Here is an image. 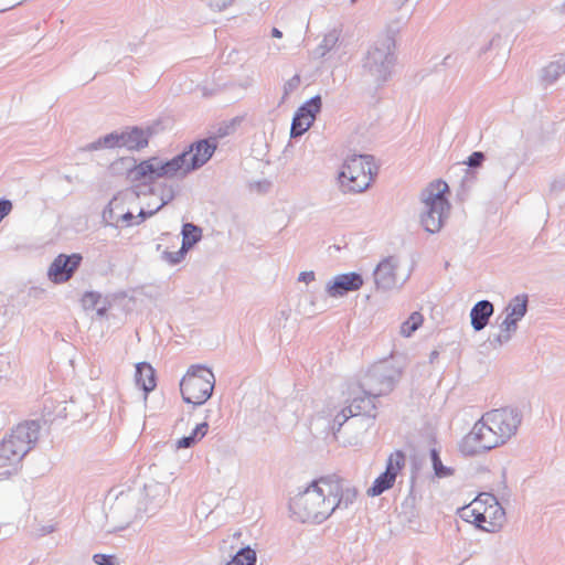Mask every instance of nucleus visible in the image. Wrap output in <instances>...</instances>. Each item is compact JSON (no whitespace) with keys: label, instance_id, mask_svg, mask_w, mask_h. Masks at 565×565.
I'll return each instance as SVG.
<instances>
[{"label":"nucleus","instance_id":"obj_1","mask_svg":"<svg viewBox=\"0 0 565 565\" xmlns=\"http://www.w3.org/2000/svg\"><path fill=\"white\" fill-rule=\"evenodd\" d=\"M522 418V413L515 407H501L484 413L461 439V454L476 456L504 445L516 434Z\"/></svg>","mask_w":565,"mask_h":565},{"label":"nucleus","instance_id":"obj_2","mask_svg":"<svg viewBox=\"0 0 565 565\" xmlns=\"http://www.w3.org/2000/svg\"><path fill=\"white\" fill-rule=\"evenodd\" d=\"M327 486L321 483V478L311 482L302 491H299L289 501L291 515L305 523H322L332 514L331 503L326 491Z\"/></svg>","mask_w":565,"mask_h":565},{"label":"nucleus","instance_id":"obj_3","mask_svg":"<svg viewBox=\"0 0 565 565\" xmlns=\"http://www.w3.org/2000/svg\"><path fill=\"white\" fill-rule=\"evenodd\" d=\"M448 191V184L443 180L429 183L422 191L420 200L424 210L420 214V223L430 234L438 233L449 216L450 203L445 195Z\"/></svg>","mask_w":565,"mask_h":565},{"label":"nucleus","instance_id":"obj_4","mask_svg":"<svg viewBox=\"0 0 565 565\" xmlns=\"http://www.w3.org/2000/svg\"><path fill=\"white\" fill-rule=\"evenodd\" d=\"M396 62L395 40L392 35L377 39L367 50L363 58V72L376 84H383L392 75Z\"/></svg>","mask_w":565,"mask_h":565},{"label":"nucleus","instance_id":"obj_5","mask_svg":"<svg viewBox=\"0 0 565 565\" xmlns=\"http://www.w3.org/2000/svg\"><path fill=\"white\" fill-rule=\"evenodd\" d=\"M377 171L379 168L374 163L373 156H349L339 172L340 186L343 192L361 193L370 186Z\"/></svg>","mask_w":565,"mask_h":565},{"label":"nucleus","instance_id":"obj_6","mask_svg":"<svg viewBox=\"0 0 565 565\" xmlns=\"http://www.w3.org/2000/svg\"><path fill=\"white\" fill-rule=\"evenodd\" d=\"M402 369L391 361L373 364L358 383L364 394L384 396L391 393L399 381Z\"/></svg>","mask_w":565,"mask_h":565},{"label":"nucleus","instance_id":"obj_7","mask_svg":"<svg viewBox=\"0 0 565 565\" xmlns=\"http://www.w3.org/2000/svg\"><path fill=\"white\" fill-rule=\"evenodd\" d=\"M214 384L211 370L201 365L191 366L180 383L183 401L193 405L204 404L211 397Z\"/></svg>","mask_w":565,"mask_h":565},{"label":"nucleus","instance_id":"obj_8","mask_svg":"<svg viewBox=\"0 0 565 565\" xmlns=\"http://www.w3.org/2000/svg\"><path fill=\"white\" fill-rule=\"evenodd\" d=\"M178 160L161 161L157 157H151L140 161L128 171V179L136 186L148 184L160 178L178 177L175 167Z\"/></svg>","mask_w":565,"mask_h":565},{"label":"nucleus","instance_id":"obj_9","mask_svg":"<svg viewBox=\"0 0 565 565\" xmlns=\"http://www.w3.org/2000/svg\"><path fill=\"white\" fill-rule=\"evenodd\" d=\"M487 497L486 502L493 501L494 507L490 505L481 512L477 508L478 502L475 501L472 504L465 507L461 510L460 515L463 520L473 523L477 527L483 531L494 532L497 527L501 525V521L504 518V511L493 495L487 494Z\"/></svg>","mask_w":565,"mask_h":565},{"label":"nucleus","instance_id":"obj_10","mask_svg":"<svg viewBox=\"0 0 565 565\" xmlns=\"http://www.w3.org/2000/svg\"><path fill=\"white\" fill-rule=\"evenodd\" d=\"M215 148V143H210L209 140H201L192 145L188 152L172 158V160H178L175 167L178 177H184L192 170L202 167L212 157Z\"/></svg>","mask_w":565,"mask_h":565},{"label":"nucleus","instance_id":"obj_11","mask_svg":"<svg viewBox=\"0 0 565 565\" xmlns=\"http://www.w3.org/2000/svg\"><path fill=\"white\" fill-rule=\"evenodd\" d=\"M405 465L406 455L402 450L392 452L386 460L385 471L374 480L373 484L367 490V495L377 497L391 489Z\"/></svg>","mask_w":565,"mask_h":565},{"label":"nucleus","instance_id":"obj_12","mask_svg":"<svg viewBox=\"0 0 565 565\" xmlns=\"http://www.w3.org/2000/svg\"><path fill=\"white\" fill-rule=\"evenodd\" d=\"M321 483L327 486V493L332 500V513L337 509H348L356 499L358 491L352 487H343L339 479L333 477L321 478Z\"/></svg>","mask_w":565,"mask_h":565},{"label":"nucleus","instance_id":"obj_13","mask_svg":"<svg viewBox=\"0 0 565 565\" xmlns=\"http://www.w3.org/2000/svg\"><path fill=\"white\" fill-rule=\"evenodd\" d=\"M82 262L79 254H60L51 264L47 275L51 281L62 284L67 281Z\"/></svg>","mask_w":565,"mask_h":565},{"label":"nucleus","instance_id":"obj_14","mask_svg":"<svg viewBox=\"0 0 565 565\" xmlns=\"http://www.w3.org/2000/svg\"><path fill=\"white\" fill-rule=\"evenodd\" d=\"M376 398H379V396L364 394L362 390L358 388L356 384L355 386L350 387L349 397L347 399V402H349L348 412L352 413L354 416L363 415L375 418Z\"/></svg>","mask_w":565,"mask_h":565},{"label":"nucleus","instance_id":"obj_15","mask_svg":"<svg viewBox=\"0 0 565 565\" xmlns=\"http://www.w3.org/2000/svg\"><path fill=\"white\" fill-rule=\"evenodd\" d=\"M398 267V259L395 256L384 258L375 268L373 276L377 289L390 290L404 281L398 282L396 277V269Z\"/></svg>","mask_w":565,"mask_h":565},{"label":"nucleus","instance_id":"obj_16","mask_svg":"<svg viewBox=\"0 0 565 565\" xmlns=\"http://www.w3.org/2000/svg\"><path fill=\"white\" fill-rule=\"evenodd\" d=\"M363 285V278L358 273H347L334 277L333 281L327 286V292L331 297H342L350 291L360 289Z\"/></svg>","mask_w":565,"mask_h":565},{"label":"nucleus","instance_id":"obj_17","mask_svg":"<svg viewBox=\"0 0 565 565\" xmlns=\"http://www.w3.org/2000/svg\"><path fill=\"white\" fill-rule=\"evenodd\" d=\"M494 312V306L489 300H480L470 310L471 327L475 331L483 330Z\"/></svg>","mask_w":565,"mask_h":565},{"label":"nucleus","instance_id":"obj_18","mask_svg":"<svg viewBox=\"0 0 565 565\" xmlns=\"http://www.w3.org/2000/svg\"><path fill=\"white\" fill-rule=\"evenodd\" d=\"M6 441H11V447L18 451V448L24 447V455L31 449L34 440V431L28 424H20L11 434L4 438Z\"/></svg>","mask_w":565,"mask_h":565},{"label":"nucleus","instance_id":"obj_19","mask_svg":"<svg viewBox=\"0 0 565 565\" xmlns=\"http://www.w3.org/2000/svg\"><path fill=\"white\" fill-rule=\"evenodd\" d=\"M518 320L507 315L500 323V332L489 338L490 344L493 348H499L508 343L518 330Z\"/></svg>","mask_w":565,"mask_h":565},{"label":"nucleus","instance_id":"obj_20","mask_svg":"<svg viewBox=\"0 0 565 565\" xmlns=\"http://www.w3.org/2000/svg\"><path fill=\"white\" fill-rule=\"evenodd\" d=\"M121 148L140 150L148 146V136L138 128L127 129L120 132Z\"/></svg>","mask_w":565,"mask_h":565},{"label":"nucleus","instance_id":"obj_21","mask_svg":"<svg viewBox=\"0 0 565 565\" xmlns=\"http://www.w3.org/2000/svg\"><path fill=\"white\" fill-rule=\"evenodd\" d=\"M136 383L146 394L154 390L156 372L150 364L141 362L136 365Z\"/></svg>","mask_w":565,"mask_h":565},{"label":"nucleus","instance_id":"obj_22","mask_svg":"<svg viewBox=\"0 0 565 565\" xmlns=\"http://www.w3.org/2000/svg\"><path fill=\"white\" fill-rule=\"evenodd\" d=\"M11 441L4 439L0 444V468L14 467L24 457V447L18 448V451L11 447Z\"/></svg>","mask_w":565,"mask_h":565},{"label":"nucleus","instance_id":"obj_23","mask_svg":"<svg viewBox=\"0 0 565 565\" xmlns=\"http://www.w3.org/2000/svg\"><path fill=\"white\" fill-rule=\"evenodd\" d=\"M565 73V55L551 62L542 70L541 79L545 85L554 84Z\"/></svg>","mask_w":565,"mask_h":565},{"label":"nucleus","instance_id":"obj_24","mask_svg":"<svg viewBox=\"0 0 565 565\" xmlns=\"http://www.w3.org/2000/svg\"><path fill=\"white\" fill-rule=\"evenodd\" d=\"M527 295H518L510 300V302L505 307V312L508 316L520 321L527 312Z\"/></svg>","mask_w":565,"mask_h":565},{"label":"nucleus","instance_id":"obj_25","mask_svg":"<svg viewBox=\"0 0 565 565\" xmlns=\"http://www.w3.org/2000/svg\"><path fill=\"white\" fill-rule=\"evenodd\" d=\"M207 430L209 424L206 422L196 425L189 436L182 437L177 440V449L193 447L207 434Z\"/></svg>","mask_w":565,"mask_h":565},{"label":"nucleus","instance_id":"obj_26","mask_svg":"<svg viewBox=\"0 0 565 565\" xmlns=\"http://www.w3.org/2000/svg\"><path fill=\"white\" fill-rule=\"evenodd\" d=\"M322 107V100L320 95L311 97L309 100L303 103L296 111L297 115L309 119L313 124L317 114L320 113Z\"/></svg>","mask_w":565,"mask_h":565},{"label":"nucleus","instance_id":"obj_27","mask_svg":"<svg viewBox=\"0 0 565 565\" xmlns=\"http://www.w3.org/2000/svg\"><path fill=\"white\" fill-rule=\"evenodd\" d=\"M268 148L269 145L265 131H255L253 135L250 154L257 160H263L268 153Z\"/></svg>","mask_w":565,"mask_h":565},{"label":"nucleus","instance_id":"obj_28","mask_svg":"<svg viewBox=\"0 0 565 565\" xmlns=\"http://www.w3.org/2000/svg\"><path fill=\"white\" fill-rule=\"evenodd\" d=\"M202 237V231L198 226L186 223L182 227V245L181 247L188 252Z\"/></svg>","mask_w":565,"mask_h":565},{"label":"nucleus","instance_id":"obj_29","mask_svg":"<svg viewBox=\"0 0 565 565\" xmlns=\"http://www.w3.org/2000/svg\"><path fill=\"white\" fill-rule=\"evenodd\" d=\"M430 459L433 463L434 473L437 478H446L454 475L452 468L443 465L439 451L437 449H430Z\"/></svg>","mask_w":565,"mask_h":565},{"label":"nucleus","instance_id":"obj_30","mask_svg":"<svg viewBox=\"0 0 565 565\" xmlns=\"http://www.w3.org/2000/svg\"><path fill=\"white\" fill-rule=\"evenodd\" d=\"M339 39L340 31H338L337 29H333L330 32H328L318 47L320 56H324L328 52H330L337 45Z\"/></svg>","mask_w":565,"mask_h":565},{"label":"nucleus","instance_id":"obj_31","mask_svg":"<svg viewBox=\"0 0 565 565\" xmlns=\"http://www.w3.org/2000/svg\"><path fill=\"white\" fill-rule=\"evenodd\" d=\"M423 323V316L419 312H413L409 318L401 326V334L411 337Z\"/></svg>","mask_w":565,"mask_h":565},{"label":"nucleus","instance_id":"obj_32","mask_svg":"<svg viewBox=\"0 0 565 565\" xmlns=\"http://www.w3.org/2000/svg\"><path fill=\"white\" fill-rule=\"evenodd\" d=\"M311 125L312 124L309 121V119L295 114L290 127V137L297 138L302 136L311 127Z\"/></svg>","mask_w":565,"mask_h":565},{"label":"nucleus","instance_id":"obj_33","mask_svg":"<svg viewBox=\"0 0 565 565\" xmlns=\"http://www.w3.org/2000/svg\"><path fill=\"white\" fill-rule=\"evenodd\" d=\"M500 161L509 169V177L511 178L520 166V158L515 151H508L500 157Z\"/></svg>","mask_w":565,"mask_h":565},{"label":"nucleus","instance_id":"obj_34","mask_svg":"<svg viewBox=\"0 0 565 565\" xmlns=\"http://www.w3.org/2000/svg\"><path fill=\"white\" fill-rule=\"evenodd\" d=\"M172 193L169 194V196L166 199V200H161L160 204L157 205V207L154 210H151L149 212H145L143 210H140L139 212V215L138 216H135L134 214L131 213H126L124 214L122 218L124 221L128 224V225H131L134 224L132 220H136V218H140V222L143 221L147 216H151L156 211L160 210L163 205H166L168 203V201H170L172 199ZM138 222H136V224H138Z\"/></svg>","mask_w":565,"mask_h":565},{"label":"nucleus","instance_id":"obj_35","mask_svg":"<svg viewBox=\"0 0 565 565\" xmlns=\"http://www.w3.org/2000/svg\"><path fill=\"white\" fill-rule=\"evenodd\" d=\"M121 138H120V132H116V134H109L107 136H105L103 139H99L94 148H102V147H106V148H121Z\"/></svg>","mask_w":565,"mask_h":565},{"label":"nucleus","instance_id":"obj_36","mask_svg":"<svg viewBox=\"0 0 565 565\" xmlns=\"http://www.w3.org/2000/svg\"><path fill=\"white\" fill-rule=\"evenodd\" d=\"M351 417H354L352 413L348 412V406L342 408L333 418L332 430L334 434L340 431L341 427L347 423V420Z\"/></svg>","mask_w":565,"mask_h":565},{"label":"nucleus","instance_id":"obj_37","mask_svg":"<svg viewBox=\"0 0 565 565\" xmlns=\"http://www.w3.org/2000/svg\"><path fill=\"white\" fill-rule=\"evenodd\" d=\"M185 254L186 252L182 247H179L177 250H164L162 253V258L168 264L175 265L184 258Z\"/></svg>","mask_w":565,"mask_h":565},{"label":"nucleus","instance_id":"obj_38","mask_svg":"<svg viewBox=\"0 0 565 565\" xmlns=\"http://www.w3.org/2000/svg\"><path fill=\"white\" fill-rule=\"evenodd\" d=\"M273 188V182L268 179L260 181L249 182V192H256L257 194H266Z\"/></svg>","mask_w":565,"mask_h":565},{"label":"nucleus","instance_id":"obj_39","mask_svg":"<svg viewBox=\"0 0 565 565\" xmlns=\"http://www.w3.org/2000/svg\"><path fill=\"white\" fill-rule=\"evenodd\" d=\"M486 160V154L481 151H475L472 152L467 161L465 162L468 167L470 168H480L482 166V163L484 162Z\"/></svg>","mask_w":565,"mask_h":565},{"label":"nucleus","instance_id":"obj_40","mask_svg":"<svg viewBox=\"0 0 565 565\" xmlns=\"http://www.w3.org/2000/svg\"><path fill=\"white\" fill-rule=\"evenodd\" d=\"M300 85V76L298 74L289 78L284 85V96L287 97Z\"/></svg>","mask_w":565,"mask_h":565},{"label":"nucleus","instance_id":"obj_41","mask_svg":"<svg viewBox=\"0 0 565 565\" xmlns=\"http://www.w3.org/2000/svg\"><path fill=\"white\" fill-rule=\"evenodd\" d=\"M227 565H247V550H239Z\"/></svg>","mask_w":565,"mask_h":565},{"label":"nucleus","instance_id":"obj_42","mask_svg":"<svg viewBox=\"0 0 565 565\" xmlns=\"http://www.w3.org/2000/svg\"><path fill=\"white\" fill-rule=\"evenodd\" d=\"M93 559L94 562L97 564V565H114L115 562H114V556L111 555H106V554H95L93 556Z\"/></svg>","mask_w":565,"mask_h":565},{"label":"nucleus","instance_id":"obj_43","mask_svg":"<svg viewBox=\"0 0 565 565\" xmlns=\"http://www.w3.org/2000/svg\"><path fill=\"white\" fill-rule=\"evenodd\" d=\"M12 204L10 201H0V222L10 213Z\"/></svg>","mask_w":565,"mask_h":565},{"label":"nucleus","instance_id":"obj_44","mask_svg":"<svg viewBox=\"0 0 565 565\" xmlns=\"http://www.w3.org/2000/svg\"><path fill=\"white\" fill-rule=\"evenodd\" d=\"M211 8L222 10L226 8L233 0H207Z\"/></svg>","mask_w":565,"mask_h":565},{"label":"nucleus","instance_id":"obj_45","mask_svg":"<svg viewBox=\"0 0 565 565\" xmlns=\"http://www.w3.org/2000/svg\"><path fill=\"white\" fill-rule=\"evenodd\" d=\"M299 281L310 282L315 280V273L313 271H302L299 275Z\"/></svg>","mask_w":565,"mask_h":565},{"label":"nucleus","instance_id":"obj_46","mask_svg":"<svg viewBox=\"0 0 565 565\" xmlns=\"http://www.w3.org/2000/svg\"><path fill=\"white\" fill-rule=\"evenodd\" d=\"M257 555L256 551L249 546V565H256Z\"/></svg>","mask_w":565,"mask_h":565},{"label":"nucleus","instance_id":"obj_47","mask_svg":"<svg viewBox=\"0 0 565 565\" xmlns=\"http://www.w3.org/2000/svg\"><path fill=\"white\" fill-rule=\"evenodd\" d=\"M270 34L273 38H277V39L282 38V32L277 28H273Z\"/></svg>","mask_w":565,"mask_h":565},{"label":"nucleus","instance_id":"obj_48","mask_svg":"<svg viewBox=\"0 0 565 565\" xmlns=\"http://www.w3.org/2000/svg\"><path fill=\"white\" fill-rule=\"evenodd\" d=\"M438 354H439L438 351H436V350L431 351L429 354V362L433 363L434 360L438 358Z\"/></svg>","mask_w":565,"mask_h":565}]
</instances>
